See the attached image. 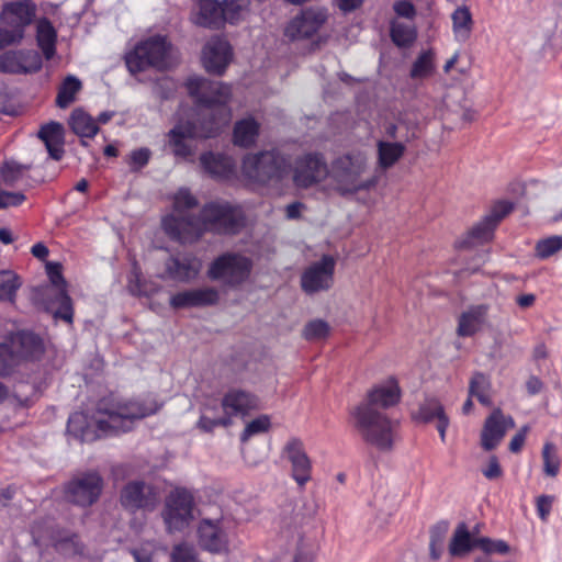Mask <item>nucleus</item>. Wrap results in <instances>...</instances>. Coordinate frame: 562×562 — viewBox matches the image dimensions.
Listing matches in <instances>:
<instances>
[{
  "label": "nucleus",
  "instance_id": "f257e3e1",
  "mask_svg": "<svg viewBox=\"0 0 562 562\" xmlns=\"http://www.w3.org/2000/svg\"><path fill=\"white\" fill-rule=\"evenodd\" d=\"M186 87L189 94L195 99L196 115L201 122L196 124L180 121L169 131V144L173 154L182 158L193 154L189 144L191 139L216 136L232 119V111L228 108L232 91L228 85L193 76L188 78Z\"/></svg>",
  "mask_w": 562,
  "mask_h": 562
},
{
  "label": "nucleus",
  "instance_id": "f03ea898",
  "mask_svg": "<svg viewBox=\"0 0 562 562\" xmlns=\"http://www.w3.org/2000/svg\"><path fill=\"white\" fill-rule=\"evenodd\" d=\"M198 206L196 198L187 188H180L173 195L172 212L166 215L161 225L165 233L180 243L196 240L204 232L235 234L245 224L243 210L228 202L205 204L199 216L190 214Z\"/></svg>",
  "mask_w": 562,
  "mask_h": 562
},
{
  "label": "nucleus",
  "instance_id": "7ed1b4c3",
  "mask_svg": "<svg viewBox=\"0 0 562 562\" xmlns=\"http://www.w3.org/2000/svg\"><path fill=\"white\" fill-rule=\"evenodd\" d=\"M241 171L248 180L276 189L282 188L291 171L293 183L301 189L311 188L329 173L321 154L302 155L294 160L292 167L290 158L276 149L247 155Z\"/></svg>",
  "mask_w": 562,
  "mask_h": 562
},
{
  "label": "nucleus",
  "instance_id": "20e7f679",
  "mask_svg": "<svg viewBox=\"0 0 562 562\" xmlns=\"http://www.w3.org/2000/svg\"><path fill=\"white\" fill-rule=\"evenodd\" d=\"M159 408L160 404L153 396L142 400L104 398L91 419L81 412L71 414L67 431L82 442H91L104 436L130 431L135 422L155 414Z\"/></svg>",
  "mask_w": 562,
  "mask_h": 562
},
{
  "label": "nucleus",
  "instance_id": "39448f33",
  "mask_svg": "<svg viewBox=\"0 0 562 562\" xmlns=\"http://www.w3.org/2000/svg\"><path fill=\"white\" fill-rule=\"evenodd\" d=\"M355 427L363 440L379 450H391L396 438L397 424L387 415L369 405H358L351 413Z\"/></svg>",
  "mask_w": 562,
  "mask_h": 562
},
{
  "label": "nucleus",
  "instance_id": "423d86ee",
  "mask_svg": "<svg viewBox=\"0 0 562 562\" xmlns=\"http://www.w3.org/2000/svg\"><path fill=\"white\" fill-rule=\"evenodd\" d=\"M171 48L166 36H149L126 53V67L132 74L144 71L149 67L166 69L171 65Z\"/></svg>",
  "mask_w": 562,
  "mask_h": 562
},
{
  "label": "nucleus",
  "instance_id": "0eeeda50",
  "mask_svg": "<svg viewBox=\"0 0 562 562\" xmlns=\"http://www.w3.org/2000/svg\"><path fill=\"white\" fill-rule=\"evenodd\" d=\"M36 14L32 0L9 1L2 5L0 13V50L19 43L24 37L25 27Z\"/></svg>",
  "mask_w": 562,
  "mask_h": 562
},
{
  "label": "nucleus",
  "instance_id": "6e6552de",
  "mask_svg": "<svg viewBox=\"0 0 562 562\" xmlns=\"http://www.w3.org/2000/svg\"><path fill=\"white\" fill-rule=\"evenodd\" d=\"M368 165L367 156L362 153H352L339 157L333 166L337 189L342 194H353L361 190H369L375 186L376 179H362Z\"/></svg>",
  "mask_w": 562,
  "mask_h": 562
},
{
  "label": "nucleus",
  "instance_id": "1a4fd4ad",
  "mask_svg": "<svg viewBox=\"0 0 562 562\" xmlns=\"http://www.w3.org/2000/svg\"><path fill=\"white\" fill-rule=\"evenodd\" d=\"M252 260L244 255L226 252L217 257L209 269V277L229 286L244 283L250 276Z\"/></svg>",
  "mask_w": 562,
  "mask_h": 562
},
{
  "label": "nucleus",
  "instance_id": "9d476101",
  "mask_svg": "<svg viewBox=\"0 0 562 562\" xmlns=\"http://www.w3.org/2000/svg\"><path fill=\"white\" fill-rule=\"evenodd\" d=\"M169 532L187 528L193 519V496L184 488H176L166 499L162 514Z\"/></svg>",
  "mask_w": 562,
  "mask_h": 562
},
{
  "label": "nucleus",
  "instance_id": "9b49d317",
  "mask_svg": "<svg viewBox=\"0 0 562 562\" xmlns=\"http://www.w3.org/2000/svg\"><path fill=\"white\" fill-rule=\"evenodd\" d=\"M232 535L229 522L225 519H203L198 529L201 548L214 554L229 552Z\"/></svg>",
  "mask_w": 562,
  "mask_h": 562
},
{
  "label": "nucleus",
  "instance_id": "f8f14e48",
  "mask_svg": "<svg viewBox=\"0 0 562 562\" xmlns=\"http://www.w3.org/2000/svg\"><path fill=\"white\" fill-rule=\"evenodd\" d=\"M335 267L336 260L329 255L311 263L301 276L302 290L307 294L329 290L334 284Z\"/></svg>",
  "mask_w": 562,
  "mask_h": 562
},
{
  "label": "nucleus",
  "instance_id": "ddd939ff",
  "mask_svg": "<svg viewBox=\"0 0 562 562\" xmlns=\"http://www.w3.org/2000/svg\"><path fill=\"white\" fill-rule=\"evenodd\" d=\"M103 482L98 473H86L68 483L66 498L82 507L90 506L99 498Z\"/></svg>",
  "mask_w": 562,
  "mask_h": 562
},
{
  "label": "nucleus",
  "instance_id": "4468645a",
  "mask_svg": "<svg viewBox=\"0 0 562 562\" xmlns=\"http://www.w3.org/2000/svg\"><path fill=\"white\" fill-rule=\"evenodd\" d=\"M327 19V12L321 8H311L290 21L285 27V35L291 40L313 36Z\"/></svg>",
  "mask_w": 562,
  "mask_h": 562
},
{
  "label": "nucleus",
  "instance_id": "2eb2a0df",
  "mask_svg": "<svg viewBox=\"0 0 562 562\" xmlns=\"http://www.w3.org/2000/svg\"><path fill=\"white\" fill-rule=\"evenodd\" d=\"M158 499L154 487L140 481L127 483L121 492V504L130 510H151L157 505Z\"/></svg>",
  "mask_w": 562,
  "mask_h": 562
},
{
  "label": "nucleus",
  "instance_id": "dca6fc26",
  "mask_svg": "<svg viewBox=\"0 0 562 562\" xmlns=\"http://www.w3.org/2000/svg\"><path fill=\"white\" fill-rule=\"evenodd\" d=\"M233 56L229 43L220 37H212L202 52V63L210 74L222 75L229 65Z\"/></svg>",
  "mask_w": 562,
  "mask_h": 562
},
{
  "label": "nucleus",
  "instance_id": "f3484780",
  "mask_svg": "<svg viewBox=\"0 0 562 562\" xmlns=\"http://www.w3.org/2000/svg\"><path fill=\"white\" fill-rule=\"evenodd\" d=\"M282 458L291 463L294 481L304 486L311 479L312 464L303 442L297 438H291L283 447Z\"/></svg>",
  "mask_w": 562,
  "mask_h": 562
},
{
  "label": "nucleus",
  "instance_id": "a211bd4d",
  "mask_svg": "<svg viewBox=\"0 0 562 562\" xmlns=\"http://www.w3.org/2000/svg\"><path fill=\"white\" fill-rule=\"evenodd\" d=\"M42 67V58L35 50H11L0 55V72H36Z\"/></svg>",
  "mask_w": 562,
  "mask_h": 562
},
{
  "label": "nucleus",
  "instance_id": "6ab92c4d",
  "mask_svg": "<svg viewBox=\"0 0 562 562\" xmlns=\"http://www.w3.org/2000/svg\"><path fill=\"white\" fill-rule=\"evenodd\" d=\"M515 426L510 416H505L501 409H495L486 418L482 434L481 445L484 450L495 449L504 438L507 429Z\"/></svg>",
  "mask_w": 562,
  "mask_h": 562
},
{
  "label": "nucleus",
  "instance_id": "aec40b11",
  "mask_svg": "<svg viewBox=\"0 0 562 562\" xmlns=\"http://www.w3.org/2000/svg\"><path fill=\"white\" fill-rule=\"evenodd\" d=\"M218 301V292L214 288H196L184 290L170 297L173 308H190L213 305Z\"/></svg>",
  "mask_w": 562,
  "mask_h": 562
},
{
  "label": "nucleus",
  "instance_id": "412c9836",
  "mask_svg": "<svg viewBox=\"0 0 562 562\" xmlns=\"http://www.w3.org/2000/svg\"><path fill=\"white\" fill-rule=\"evenodd\" d=\"M201 261L191 254L170 257L166 262V272L170 279L187 282L194 279L200 270Z\"/></svg>",
  "mask_w": 562,
  "mask_h": 562
},
{
  "label": "nucleus",
  "instance_id": "4be33fe9",
  "mask_svg": "<svg viewBox=\"0 0 562 562\" xmlns=\"http://www.w3.org/2000/svg\"><path fill=\"white\" fill-rule=\"evenodd\" d=\"M401 398V390L397 381L393 378L375 385L368 394L367 400L360 405L370 407L387 408L395 405Z\"/></svg>",
  "mask_w": 562,
  "mask_h": 562
},
{
  "label": "nucleus",
  "instance_id": "5701e85b",
  "mask_svg": "<svg viewBox=\"0 0 562 562\" xmlns=\"http://www.w3.org/2000/svg\"><path fill=\"white\" fill-rule=\"evenodd\" d=\"M258 398L245 391L232 390L222 400V409L231 420L232 416L245 415L251 409L258 408Z\"/></svg>",
  "mask_w": 562,
  "mask_h": 562
},
{
  "label": "nucleus",
  "instance_id": "b1692460",
  "mask_svg": "<svg viewBox=\"0 0 562 562\" xmlns=\"http://www.w3.org/2000/svg\"><path fill=\"white\" fill-rule=\"evenodd\" d=\"M10 349L16 357L25 359L38 358L44 352L43 340L31 331H19L10 339Z\"/></svg>",
  "mask_w": 562,
  "mask_h": 562
},
{
  "label": "nucleus",
  "instance_id": "393cba45",
  "mask_svg": "<svg viewBox=\"0 0 562 562\" xmlns=\"http://www.w3.org/2000/svg\"><path fill=\"white\" fill-rule=\"evenodd\" d=\"M200 162L213 178L228 179L235 172L236 162L227 155L205 153L201 155Z\"/></svg>",
  "mask_w": 562,
  "mask_h": 562
},
{
  "label": "nucleus",
  "instance_id": "a878e982",
  "mask_svg": "<svg viewBox=\"0 0 562 562\" xmlns=\"http://www.w3.org/2000/svg\"><path fill=\"white\" fill-rule=\"evenodd\" d=\"M46 273L49 281L59 290L60 310L56 312L55 316L59 317L68 323L72 321V310L70 304V297L67 295L64 285L65 280L61 274V265L58 262H47Z\"/></svg>",
  "mask_w": 562,
  "mask_h": 562
},
{
  "label": "nucleus",
  "instance_id": "bb28decb",
  "mask_svg": "<svg viewBox=\"0 0 562 562\" xmlns=\"http://www.w3.org/2000/svg\"><path fill=\"white\" fill-rule=\"evenodd\" d=\"M38 137L45 144L49 156L54 160H60L64 156V127L60 123L50 122L43 125Z\"/></svg>",
  "mask_w": 562,
  "mask_h": 562
},
{
  "label": "nucleus",
  "instance_id": "cd10ccee",
  "mask_svg": "<svg viewBox=\"0 0 562 562\" xmlns=\"http://www.w3.org/2000/svg\"><path fill=\"white\" fill-rule=\"evenodd\" d=\"M198 13L193 18L195 24L206 27H220L224 23L223 5L217 0H200Z\"/></svg>",
  "mask_w": 562,
  "mask_h": 562
},
{
  "label": "nucleus",
  "instance_id": "c85d7f7f",
  "mask_svg": "<svg viewBox=\"0 0 562 562\" xmlns=\"http://www.w3.org/2000/svg\"><path fill=\"white\" fill-rule=\"evenodd\" d=\"M475 541L476 538L471 535L467 525L461 522L457 526L449 543V553L452 557L465 555L473 548H476Z\"/></svg>",
  "mask_w": 562,
  "mask_h": 562
},
{
  "label": "nucleus",
  "instance_id": "c756f323",
  "mask_svg": "<svg viewBox=\"0 0 562 562\" xmlns=\"http://www.w3.org/2000/svg\"><path fill=\"white\" fill-rule=\"evenodd\" d=\"M378 165L386 170L394 166L404 155L405 145L400 142H378Z\"/></svg>",
  "mask_w": 562,
  "mask_h": 562
},
{
  "label": "nucleus",
  "instance_id": "7c9ffc66",
  "mask_svg": "<svg viewBox=\"0 0 562 562\" xmlns=\"http://www.w3.org/2000/svg\"><path fill=\"white\" fill-rule=\"evenodd\" d=\"M71 131L79 137L92 138L99 132L97 122L81 109L72 111L69 119Z\"/></svg>",
  "mask_w": 562,
  "mask_h": 562
},
{
  "label": "nucleus",
  "instance_id": "2f4dec72",
  "mask_svg": "<svg viewBox=\"0 0 562 562\" xmlns=\"http://www.w3.org/2000/svg\"><path fill=\"white\" fill-rule=\"evenodd\" d=\"M36 40L46 59L53 58L56 52L57 34L53 24L47 19L37 22Z\"/></svg>",
  "mask_w": 562,
  "mask_h": 562
},
{
  "label": "nucleus",
  "instance_id": "473e14b6",
  "mask_svg": "<svg viewBox=\"0 0 562 562\" xmlns=\"http://www.w3.org/2000/svg\"><path fill=\"white\" fill-rule=\"evenodd\" d=\"M258 134V122L252 117L243 119L235 124L234 143L240 147H249L255 144Z\"/></svg>",
  "mask_w": 562,
  "mask_h": 562
},
{
  "label": "nucleus",
  "instance_id": "72a5a7b5",
  "mask_svg": "<svg viewBox=\"0 0 562 562\" xmlns=\"http://www.w3.org/2000/svg\"><path fill=\"white\" fill-rule=\"evenodd\" d=\"M451 19L454 38L460 43L467 42L471 35L473 26L470 10L467 7H459L452 13Z\"/></svg>",
  "mask_w": 562,
  "mask_h": 562
},
{
  "label": "nucleus",
  "instance_id": "f704fd0d",
  "mask_svg": "<svg viewBox=\"0 0 562 562\" xmlns=\"http://www.w3.org/2000/svg\"><path fill=\"white\" fill-rule=\"evenodd\" d=\"M435 54L432 50L422 52L412 65L409 77L413 80L422 81L435 72Z\"/></svg>",
  "mask_w": 562,
  "mask_h": 562
},
{
  "label": "nucleus",
  "instance_id": "c9c22d12",
  "mask_svg": "<svg viewBox=\"0 0 562 562\" xmlns=\"http://www.w3.org/2000/svg\"><path fill=\"white\" fill-rule=\"evenodd\" d=\"M417 32L413 21H397L391 23V38L398 47H407L416 40Z\"/></svg>",
  "mask_w": 562,
  "mask_h": 562
},
{
  "label": "nucleus",
  "instance_id": "e433bc0d",
  "mask_svg": "<svg viewBox=\"0 0 562 562\" xmlns=\"http://www.w3.org/2000/svg\"><path fill=\"white\" fill-rule=\"evenodd\" d=\"M485 310L482 306L473 307L464 312L459 318L458 334L460 336H471L483 323Z\"/></svg>",
  "mask_w": 562,
  "mask_h": 562
},
{
  "label": "nucleus",
  "instance_id": "4c0bfd02",
  "mask_svg": "<svg viewBox=\"0 0 562 562\" xmlns=\"http://www.w3.org/2000/svg\"><path fill=\"white\" fill-rule=\"evenodd\" d=\"M469 394L476 397L482 405L490 406L492 404L490 379L483 373H475L470 381Z\"/></svg>",
  "mask_w": 562,
  "mask_h": 562
},
{
  "label": "nucleus",
  "instance_id": "58836bf2",
  "mask_svg": "<svg viewBox=\"0 0 562 562\" xmlns=\"http://www.w3.org/2000/svg\"><path fill=\"white\" fill-rule=\"evenodd\" d=\"M80 80L75 76H67L59 87L56 104L61 109L67 108L75 101L76 94L80 91Z\"/></svg>",
  "mask_w": 562,
  "mask_h": 562
},
{
  "label": "nucleus",
  "instance_id": "ea45409f",
  "mask_svg": "<svg viewBox=\"0 0 562 562\" xmlns=\"http://www.w3.org/2000/svg\"><path fill=\"white\" fill-rule=\"evenodd\" d=\"M440 415H446L442 404L439 400L429 397L420 404L418 411L414 414V418L423 423H430L439 419Z\"/></svg>",
  "mask_w": 562,
  "mask_h": 562
},
{
  "label": "nucleus",
  "instance_id": "a19ab883",
  "mask_svg": "<svg viewBox=\"0 0 562 562\" xmlns=\"http://www.w3.org/2000/svg\"><path fill=\"white\" fill-rule=\"evenodd\" d=\"M223 12L224 22L237 24L244 19L245 13L248 11L247 0H224Z\"/></svg>",
  "mask_w": 562,
  "mask_h": 562
},
{
  "label": "nucleus",
  "instance_id": "79ce46f5",
  "mask_svg": "<svg viewBox=\"0 0 562 562\" xmlns=\"http://www.w3.org/2000/svg\"><path fill=\"white\" fill-rule=\"evenodd\" d=\"M543 472L546 475L554 477L560 471V458L553 443L547 442L542 448Z\"/></svg>",
  "mask_w": 562,
  "mask_h": 562
},
{
  "label": "nucleus",
  "instance_id": "37998d69",
  "mask_svg": "<svg viewBox=\"0 0 562 562\" xmlns=\"http://www.w3.org/2000/svg\"><path fill=\"white\" fill-rule=\"evenodd\" d=\"M20 286L18 277L12 271H0V300L12 301Z\"/></svg>",
  "mask_w": 562,
  "mask_h": 562
},
{
  "label": "nucleus",
  "instance_id": "c03bdc74",
  "mask_svg": "<svg viewBox=\"0 0 562 562\" xmlns=\"http://www.w3.org/2000/svg\"><path fill=\"white\" fill-rule=\"evenodd\" d=\"M476 548L482 550L485 554H502L505 555L509 552V546L502 539H492L488 537H476Z\"/></svg>",
  "mask_w": 562,
  "mask_h": 562
},
{
  "label": "nucleus",
  "instance_id": "a18cd8bd",
  "mask_svg": "<svg viewBox=\"0 0 562 562\" xmlns=\"http://www.w3.org/2000/svg\"><path fill=\"white\" fill-rule=\"evenodd\" d=\"M210 407L207 405H203L201 411V416L198 422V427L205 431L210 432L217 426H228L231 424V420L228 417L221 416V415H210Z\"/></svg>",
  "mask_w": 562,
  "mask_h": 562
},
{
  "label": "nucleus",
  "instance_id": "49530a36",
  "mask_svg": "<svg viewBox=\"0 0 562 562\" xmlns=\"http://www.w3.org/2000/svg\"><path fill=\"white\" fill-rule=\"evenodd\" d=\"M495 227L496 225L485 215L484 218L470 231L469 237L472 240L471 243L488 241L493 237Z\"/></svg>",
  "mask_w": 562,
  "mask_h": 562
},
{
  "label": "nucleus",
  "instance_id": "de8ad7c7",
  "mask_svg": "<svg viewBox=\"0 0 562 562\" xmlns=\"http://www.w3.org/2000/svg\"><path fill=\"white\" fill-rule=\"evenodd\" d=\"M329 326L325 321L314 319L307 323L303 329V337L306 340H321L328 336Z\"/></svg>",
  "mask_w": 562,
  "mask_h": 562
},
{
  "label": "nucleus",
  "instance_id": "09e8293b",
  "mask_svg": "<svg viewBox=\"0 0 562 562\" xmlns=\"http://www.w3.org/2000/svg\"><path fill=\"white\" fill-rule=\"evenodd\" d=\"M171 562H199L198 553L192 544L182 542L176 544L170 554Z\"/></svg>",
  "mask_w": 562,
  "mask_h": 562
},
{
  "label": "nucleus",
  "instance_id": "8fccbe9b",
  "mask_svg": "<svg viewBox=\"0 0 562 562\" xmlns=\"http://www.w3.org/2000/svg\"><path fill=\"white\" fill-rule=\"evenodd\" d=\"M270 425H271L270 417L268 415H261V416L250 420L246 425L240 438L243 441H246L255 435L268 431L270 428Z\"/></svg>",
  "mask_w": 562,
  "mask_h": 562
},
{
  "label": "nucleus",
  "instance_id": "3c124183",
  "mask_svg": "<svg viewBox=\"0 0 562 562\" xmlns=\"http://www.w3.org/2000/svg\"><path fill=\"white\" fill-rule=\"evenodd\" d=\"M26 167L16 161H5L0 170L1 177L7 184L15 183L26 171Z\"/></svg>",
  "mask_w": 562,
  "mask_h": 562
},
{
  "label": "nucleus",
  "instance_id": "603ef678",
  "mask_svg": "<svg viewBox=\"0 0 562 562\" xmlns=\"http://www.w3.org/2000/svg\"><path fill=\"white\" fill-rule=\"evenodd\" d=\"M562 249V236H552L539 240L536 245V252L540 258H548Z\"/></svg>",
  "mask_w": 562,
  "mask_h": 562
},
{
  "label": "nucleus",
  "instance_id": "864d4df0",
  "mask_svg": "<svg viewBox=\"0 0 562 562\" xmlns=\"http://www.w3.org/2000/svg\"><path fill=\"white\" fill-rule=\"evenodd\" d=\"M55 548L64 554H80L82 549L78 542L76 535L66 536L65 538L54 539Z\"/></svg>",
  "mask_w": 562,
  "mask_h": 562
},
{
  "label": "nucleus",
  "instance_id": "5fc2aeb1",
  "mask_svg": "<svg viewBox=\"0 0 562 562\" xmlns=\"http://www.w3.org/2000/svg\"><path fill=\"white\" fill-rule=\"evenodd\" d=\"M128 290L133 295H149V292L142 282V272L139 267L134 263L128 278Z\"/></svg>",
  "mask_w": 562,
  "mask_h": 562
},
{
  "label": "nucleus",
  "instance_id": "6e6d98bb",
  "mask_svg": "<svg viewBox=\"0 0 562 562\" xmlns=\"http://www.w3.org/2000/svg\"><path fill=\"white\" fill-rule=\"evenodd\" d=\"M513 203L509 201H498L496 202L490 213L486 215L490 221H492L496 226L498 223L512 212Z\"/></svg>",
  "mask_w": 562,
  "mask_h": 562
},
{
  "label": "nucleus",
  "instance_id": "4d7b16f0",
  "mask_svg": "<svg viewBox=\"0 0 562 562\" xmlns=\"http://www.w3.org/2000/svg\"><path fill=\"white\" fill-rule=\"evenodd\" d=\"M14 363L13 351L8 344L0 342V375L9 374Z\"/></svg>",
  "mask_w": 562,
  "mask_h": 562
},
{
  "label": "nucleus",
  "instance_id": "13d9d810",
  "mask_svg": "<svg viewBox=\"0 0 562 562\" xmlns=\"http://www.w3.org/2000/svg\"><path fill=\"white\" fill-rule=\"evenodd\" d=\"M25 201V195L21 192H7L0 190V209L21 205Z\"/></svg>",
  "mask_w": 562,
  "mask_h": 562
},
{
  "label": "nucleus",
  "instance_id": "bf43d9fd",
  "mask_svg": "<svg viewBox=\"0 0 562 562\" xmlns=\"http://www.w3.org/2000/svg\"><path fill=\"white\" fill-rule=\"evenodd\" d=\"M483 475L487 480H495L502 476L503 470L495 456H492L488 460L487 465L482 470Z\"/></svg>",
  "mask_w": 562,
  "mask_h": 562
},
{
  "label": "nucleus",
  "instance_id": "052dcab7",
  "mask_svg": "<svg viewBox=\"0 0 562 562\" xmlns=\"http://www.w3.org/2000/svg\"><path fill=\"white\" fill-rule=\"evenodd\" d=\"M553 497L549 495H541L537 498V513L541 520H547L551 508H552Z\"/></svg>",
  "mask_w": 562,
  "mask_h": 562
},
{
  "label": "nucleus",
  "instance_id": "680f3d73",
  "mask_svg": "<svg viewBox=\"0 0 562 562\" xmlns=\"http://www.w3.org/2000/svg\"><path fill=\"white\" fill-rule=\"evenodd\" d=\"M150 151L147 148H139L137 150L132 151L130 159L131 165L136 169L143 168L149 160Z\"/></svg>",
  "mask_w": 562,
  "mask_h": 562
},
{
  "label": "nucleus",
  "instance_id": "e2e57ef3",
  "mask_svg": "<svg viewBox=\"0 0 562 562\" xmlns=\"http://www.w3.org/2000/svg\"><path fill=\"white\" fill-rule=\"evenodd\" d=\"M393 8L398 16L406 18L409 21H413L416 14L414 5L408 1H397L394 3Z\"/></svg>",
  "mask_w": 562,
  "mask_h": 562
},
{
  "label": "nucleus",
  "instance_id": "0e129e2a",
  "mask_svg": "<svg viewBox=\"0 0 562 562\" xmlns=\"http://www.w3.org/2000/svg\"><path fill=\"white\" fill-rule=\"evenodd\" d=\"M443 537L441 533H437L436 530L431 532V540L429 544L430 555L434 560H438L442 553Z\"/></svg>",
  "mask_w": 562,
  "mask_h": 562
},
{
  "label": "nucleus",
  "instance_id": "69168bd1",
  "mask_svg": "<svg viewBox=\"0 0 562 562\" xmlns=\"http://www.w3.org/2000/svg\"><path fill=\"white\" fill-rule=\"evenodd\" d=\"M529 431V427L528 426H524L521 427V429L512 438L510 442H509V450L514 453H517L521 450L524 443H525V440H526V436Z\"/></svg>",
  "mask_w": 562,
  "mask_h": 562
},
{
  "label": "nucleus",
  "instance_id": "338daca9",
  "mask_svg": "<svg viewBox=\"0 0 562 562\" xmlns=\"http://www.w3.org/2000/svg\"><path fill=\"white\" fill-rule=\"evenodd\" d=\"M303 204L301 202H293L285 207V214L289 220L297 218L301 215Z\"/></svg>",
  "mask_w": 562,
  "mask_h": 562
},
{
  "label": "nucleus",
  "instance_id": "774afa93",
  "mask_svg": "<svg viewBox=\"0 0 562 562\" xmlns=\"http://www.w3.org/2000/svg\"><path fill=\"white\" fill-rule=\"evenodd\" d=\"M132 554L136 562H150V560H151V550L135 549L132 551Z\"/></svg>",
  "mask_w": 562,
  "mask_h": 562
}]
</instances>
